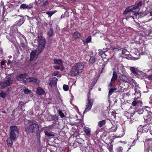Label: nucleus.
Segmentation results:
<instances>
[{
	"label": "nucleus",
	"mask_w": 152,
	"mask_h": 152,
	"mask_svg": "<svg viewBox=\"0 0 152 152\" xmlns=\"http://www.w3.org/2000/svg\"><path fill=\"white\" fill-rule=\"evenodd\" d=\"M39 126L37 122L33 120L28 121V124L25 128V131L27 133H35L38 130Z\"/></svg>",
	"instance_id": "obj_1"
},
{
	"label": "nucleus",
	"mask_w": 152,
	"mask_h": 152,
	"mask_svg": "<svg viewBox=\"0 0 152 152\" xmlns=\"http://www.w3.org/2000/svg\"><path fill=\"white\" fill-rule=\"evenodd\" d=\"M142 1H141L137 3L136 5H133L126 8L124 12V14L125 15L131 14V12H134V15L137 16L139 15L140 12L138 9L142 5Z\"/></svg>",
	"instance_id": "obj_2"
},
{
	"label": "nucleus",
	"mask_w": 152,
	"mask_h": 152,
	"mask_svg": "<svg viewBox=\"0 0 152 152\" xmlns=\"http://www.w3.org/2000/svg\"><path fill=\"white\" fill-rule=\"evenodd\" d=\"M84 68V64L82 62H78L75 64L72 67L70 74L72 76H75L81 73Z\"/></svg>",
	"instance_id": "obj_3"
},
{
	"label": "nucleus",
	"mask_w": 152,
	"mask_h": 152,
	"mask_svg": "<svg viewBox=\"0 0 152 152\" xmlns=\"http://www.w3.org/2000/svg\"><path fill=\"white\" fill-rule=\"evenodd\" d=\"M37 41L38 44V47L37 51L39 53H41L45 48L46 44V41L45 38L43 37L42 33H39L37 36Z\"/></svg>",
	"instance_id": "obj_4"
},
{
	"label": "nucleus",
	"mask_w": 152,
	"mask_h": 152,
	"mask_svg": "<svg viewBox=\"0 0 152 152\" xmlns=\"http://www.w3.org/2000/svg\"><path fill=\"white\" fill-rule=\"evenodd\" d=\"M10 129L11 130L10 135V138L13 141H15L16 137V134L18 132L19 130L16 126H10Z\"/></svg>",
	"instance_id": "obj_5"
},
{
	"label": "nucleus",
	"mask_w": 152,
	"mask_h": 152,
	"mask_svg": "<svg viewBox=\"0 0 152 152\" xmlns=\"http://www.w3.org/2000/svg\"><path fill=\"white\" fill-rule=\"evenodd\" d=\"M87 102V104L86 105L85 110L84 111V113H86L90 110L93 104V100L92 99L89 98V95L88 96Z\"/></svg>",
	"instance_id": "obj_6"
},
{
	"label": "nucleus",
	"mask_w": 152,
	"mask_h": 152,
	"mask_svg": "<svg viewBox=\"0 0 152 152\" xmlns=\"http://www.w3.org/2000/svg\"><path fill=\"white\" fill-rule=\"evenodd\" d=\"M13 81L10 78L5 80L0 83V88L3 89L11 85Z\"/></svg>",
	"instance_id": "obj_7"
},
{
	"label": "nucleus",
	"mask_w": 152,
	"mask_h": 152,
	"mask_svg": "<svg viewBox=\"0 0 152 152\" xmlns=\"http://www.w3.org/2000/svg\"><path fill=\"white\" fill-rule=\"evenodd\" d=\"M123 67V70H122V74H121L119 76V79L123 82L127 83L129 79V77L128 76H126V72L125 70Z\"/></svg>",
	"instance_id": "obj_8"
},
{
	"label": "nucleus",
	"mask_w": 152,
	"mask_h": 152,
	"mask_svg": "<svg viewBox=\"0 0 152 152\" xmlns=\"http://www.w3.org/2000/svg\"><path fill=\"white\" fill-rule=\"evenodd\" d=\"M144 114L145 115L143 116V118L145 120L148 121L151 120V118L152 117V113L150 111H148L145 110Z\"/></svg>",
	"instance_id": "obj_9"
},
{
	"label": "nucleus",
	"mask_w": 152,
	"mask_h": 152,
	"mask_svg": "<svg viewBox=\"0 0 152 152\" xmlns=\"http://www.w3.org/2000/svg\"><path fill=\"white\" fill-rule=\"evenodd\" d=\"M33 7V4H30L29 5L26 4H22L20 7V9H28L29 10L32 8Z\"/></svg>",
	"instance_id": "obj_10"
},
{
	"label": "nucleus",
	"mask_w": 152,
	"mask_h": 152,
	"mask_svg": "<svg viewBox=\"0 0 152 152\" xmlns=\"http://www.w3.org/2000/svg\"><path fill=\"white\" fill-rule=\"evenodd\" d=\"M29 82H32L37 84H38L39 83V81L36 78L33 77H30L26 79Z\"/></svg>",
	"instance_id": "obj_11"
},
{
	"label": "nucleus",
	"mask_w": 152,
	"mask_h": 152,
	"mask_svg": "<svg viewBox=\"0 0 152 152\" xmlns=\"http://www.w3.org/2000/svg\"><path fill=\"white\" fill-rule=\"evenodd\" d=\"M57 80H58L56 77L53 78L49 83V85L51 87L53 86H55L56 85Z\"/></svg>",
	"instance_id": "obj_12"
},
{
	"label": "nucleus",
	"mask_w": 152,
	"mask_h": 152,
	"mask_svg": "<svg viewBox=\"0 0 152 152\" xmlns=\"http://www.w3.org/2000/svg\"><path fill=\"white\" fill-rule=\"evenodd\" d=\"M127 83H129L133 87H136L138 86L135 80L131 78H129Z\"/></svg>",
	"instance_id": "obj_13"
},
{
	"label": "nucleus",
	"mask_w": 152,
	"mask_h": 152,
	"mask_svg": "<svg viewBox=\"0 0 152 152\" xmlns=\"http://www.w3.org/2000/svg\"><path fill=\"white\" fill-rule=\"evenodd\" d=\"M40 1L38 5L40 7H45L48 4V0H39L38 1Z\"/></svg>",
	"instance_id": "obj_14"
},
{
	"label": "nucleus",
	"mask_w": 152,
	"mask_h": 152,
	"mask_svg": "<svg viewBox=\"0 0 152 152\" xmlns=\"http://www.w3.org/2000/svg\"><path fill=\"white\" fill-rule=\"evenodd\" d=\"M26 76L27 74L26 73L21 74L17 77V79L19 81H21L25 79Z\"/></svg>",
	"instance_id": "obj_15"
},
{
	"label": "nucleus",
	"mask_w": 152,
	"mask_h": 152,
	"mask_svg": "<svg viewBox=\"0 0 152 152\" xmlns=\"http://www.w3.org/2000/svg\"><path fill=\"white\" fill-rule=\"evenodd\" d=\"M130 69L132 72L134 74H138L140 72L137 68H136L134 67H130Z\"/></svg>",
	"instance_id": "obj_16"
},
{
	"label": "nucleus",
	"mask_w": 152,
	"mask_h": 152,
	"mask_svg": "<svg viewBox=\"0 0 152 152\" xmlns=\"http://www.w3.org/2000/svg\"><path fill=\"white\" fill-rule=\"evenodd\" d=\"M37 93L39 95H41L45 93V91L42 88L39 87L37 89Z\"/></svg>",
	"instance_id": "obj_17"
},
{
	"label": "nucleus",
	"mask_w": 152,
	"mask_h": 152,
	"mask_svg": "<svg viewBox=\"0 0 152 152\" xmlns=\"http://www.w3.org/2000/svg\"><path fill=\"white\" fill-rule=\"evenodd\" d=\"M135 91L134 95L135 96V98L137 99L139 98L141 96V94L140 91L139 90H137V88H135Z\"/></svg>",
	"instance_id": "obj_18"
},
{
	"label": "nucleus",
	"mask_w": 152,
	"mask_h": 152,
	"mask_svg": "<svg viewBox=\"0 0 152 152\" xmlns=\"http://www.w3.org/2000/svg\"><path fill=\"white\" fill-rule=\"evenodd\" d=\"M36 51L35 50H33L31 53L30 54V60H33L36 56Z\"/></svg>",
	"instance_id": "obj_19"
},
{
	"label": "nucleus",
	"mask_w": 152,
	"mask_h": 152,
	"mask_svg": "<svg viewBox=\"0 0 152 152\" xmlns=\"http://www.w3.org/2000/svg\"><path fill=\"white\" fill-rule=\"evenodd\" d=\"M81 36V34L77 31H76L74 33L73 37L75 39L79 38Z\"/></svg>",
	"instance_id": "obj_20"
},
{
	"label": "nucleus",
	"mask_w": 152,
	"mask_h": 152,
	"mask_svg": "<svg viewBox=\"0 0 152 152\" xmlns=\"http://www.w3.org/2000/svg\"><path fill=\"white\" fill-rule=\"evenodd\" d=\"M117 74L115 71H114L113 74V77L111 79V81L115 82L117 79Z\"/></svg>",
	"instance_id": "obj_21"
},
{
	"label": "nucleus",
	"mask_w": 152,
	"mask_h": 152,
	"mask_svg": "<svg viewBox=\"0 0 152 152\" xmlns=\"http://www.w3.org/2000/svg\"><path fill=\"white\" fill-rule=\"evenodd\" d=\"M139 103L142 104V102L140 101L134 99V100L132 102V104L134 106H137Z\"/></svg>",
	"instance_id": "obj_22"
},
{
	"label": "nucleus",
	"mask_w": 152,
	"mask_h": 152,
	"mask_svg": "<svg viewBox=\"0 0 152 152\" xmlns=\"http://www.w3.org/2000/svg\"><path fill=\"white\" fill-rule=\"evenodd\" d=\"M106 123V120H103L99 121L98 123V126L99 127H101L103 125H104Z\"/></svg>",
	"instance_id": "obj_23"
},
{
	"label": "nucleus",
	"mask_w": 152,
	"mask_h": 152,
	"mask_svg": "<svg viewBox=\"0 0 152 152\" xmlns=\"http://www.w3.org/2000/svg\"><path fill=\"white\" fill-rule=\"evenodd\" d=\"M84 132L88 136H89L90 135V129L88 127H86L84 129Z\"/></svg>",
	"instance_id": "obj_24"
},
{
	"label": "nucleus",
	"mask_w": 152,
	"mask_h": 152,
	"mask_svg": "<svg viewBox=\"0 0 152 152\" xmlns=\"http://www.w3.org/2000/svg\"><path fill=\"white\" fill-rule=\"evenodd\" d=\"M145 112V111H144V110L142 108H139L136 111H135L134 112V113H137L138 114H142L143 113H144V112ZM145 115V114H144Z\"/></svg>",
	"instance_id": "obj_25"
},
{
	"label": "nucleus",
	"mask_w": 152,
	"mask_h": 152,
	"mask_svg": "<svg viewBox=\"0 0 152 152\" xmlns=\"http://www.w3.org/2000/svg\"><path fill=\"white\" fill-rule=\"evenodd\" d=\"M54 62L55 64L61 65L62 64V61L61 59H54Z\"/></svg>",
	"instance_id": "obj_26"
},
{
	"label": "nucleus",
	"mask_w": 152,
	"mask_h": 152,
	"mask_svg": "<svg viewBox=\"0 0 152 152\" xmlns=\"http://www.w3.org/2000/svg\"><path fill=\"white\" fill-rule=\"evenodd\" d=\"M117 90V88H111L109 91L108 96H110L111 95L114 91H115Z\"/></svg>",
	"instance_id": "obj_27"
},
{
	"label": "nucleus",
	"mask_w": 152,
	"mask_h": 152,
	"mask_svg": "<svg viewBox=\"0 0 152 152\" xmlns=\"http://www.w3.org/2000/svg\"><path fill=\"white\" fill-rule=\"evenodd\" d=\"M91 37L89 36L86 39L83 40V42L84 43H88L91 41Z\"/></svg>",
	"instance_id": "obj_28"
},
{
	"label": "nucleus",
	"mask_w": 152,
	"mask_h": 152,
	"mask_svg": "<svg viewBox=\"0 0 152 152\" xmlns=\"http://www.w3.org/2000/svg\"><path fill=\"white\" fill-rule=\"evenodd\" d=\"M45 134L47 135L48 137L50 136H54V134L52 132H49L47 131L45 132Z\"/></svg>",
	"instance_id": "obj_29"
},
{
	"label": "nucleus",
	"mask_w": 152,
	"mask_h": 152,
	"mask_svg": "<svg viewBox=\"0 0 152 152\" xmlns=\"http://www.w3.org/2000/svg\"><path fill=\"white\" fill-rule=\"evenodd\" d=\"M12 140H13L11 139L10 138L7 140V142L9 146L10 147L12 145L13 143Z\"/></svg>",
	"instance_id": "obj_30"
},
{
	"label": "nucleus",
	"mask_w": 152,
	"mask_h": 152,
	"mask_svg": "<svg viewBox=\"0 0 152 152\" xmlns=\"http://www.w3.org/2000/svg\"><path fill=\"white\" fill-rule=\"evenodd\" d=\"M96 61V59L95 57L94 56H90V58L89 60V61L90 63L91 64H93L94 63V62Z\"/></svg>",
	"instance_id": "obj_31"
},
{
	"label": "nucleus",
	"mask_w": 152,
	"mask_h": 152,
	"mask_svg": "<svg viewBox=\"0 0 152 152\" xmlns=\"http://www.w3.org/2000/svg\"><path fill=\"white\" fill-rule=\"evenodd\" d=\"M56 11H48L46 13L49 16L51 17L53 14L55 13Z\"/></svg>",
	"instance_id": "obj_32"
},
{
	"label": "nucleus",
	"mask_w": 152,
	"mask_h": 152,
	"mask_svg": "<svg viewBox=\"0 0 152 152\" xmlns=\"http://www.w3.org/2000/svg\"><path fill=\"white\" fill-rule=\"evenodd\" d=\"M53 34V30L51 29L49 30L48 31V32L47 33V34L49 37H51L52 36Z\"/></svg>",
	"instance_id": "obj_33"
},
{
	"label": "nucleus",
	"mask_w": 152,
	"mask_h": 152,
	"mask_svg": "<svg viewBox=\"0 0 152 152\" xmlns=\"http://www.w3.org/2000/svg\"><path fill=\"white\" fill-rule=\"evenodd\" d=\"M58 112L59 115H60L61 118H63L65 116L64 114L62 112L61 110H58Z\"/></svg>",
	"instance_id": "obj_34"
},
{
	"label": "nucleus",
	"mask_w": 152,
	"mask_h": 152,
	"mask_svg": "<svg viewBox=\"0 0 152 152\" xmlns=\"http://www.w3.org/2000/svg\"><path fill=\"white\" fill-rule=\"evenodd\" d=\"M69 86L68 85L64 84L63 86V89L65 91H67L69 89Z\"/></svg>",
	"instance_id": "obj_35"
},
{
	"label": "nucleus",
	"mask_w": 152,
	"mask_h": 152,
	"mask_svg": "<svg viewBox=\"0 0 152 152\" xmlns=\"http://www.w3.org/2000/svg\"><path fill=\"white\" fill-rule=\"evenodd\" d=\"M6 95L5 93L1 92L0 93V96L3 98H4L6 97Z\"/></svg>",
	"instance_id": "obj_36"
},
{
	"label": "nucleus",
	"mask_w": 152,
	"mask_h": 152,
	"mask_svg": "<svg viewBox=\"0 0 152 152\" xmlns=\"http://www.w3.org/2000/svg\"><path fill=\"white\" fill-rule=\"evenodd\" d=\"M24 92L25 94H28L31 93V91L28 89H25L24 90Z\"/></svg>",
	"instance_id": "obj_37"
},
{
	"label": "nucleus",
	"mask_w": 152,
	"mask_h": 152,
	"mask_svg": "<svg viewBox=\"0 0 152 152\" xmlns=\"http://www.w3.org/2000/svg\"><path fill=\"white\" fill-rule=\"evenodd\" d=\"M117 129L116 126H114L113 127H112L111 128V130L112 132H115Z\"/></svg>",
	"instance_id": "obj_38"
},
{
	"label": "nucleus",
	"mask_w": 152,
	"mask_h": 152,
	"mask_svg": "<svg viewBox=\"0 0 152 152\" xmlns=\"http://www.w3.org/2000/svg\"><path fill=\"white\" fill-rule=\"evenodd\" d=\"M123 151V148L121 147H119L117 148V151L118 152H122Z\"/></svg>",
	"instance_id": "obj_39"
},
{
	"label": "nucleus",
	"mask_w": 152,
	"mask_h": 152,
	"mask_svg": "<svg viewBox=\"0 0 152 152\" xmlns=\"http://www.w3.org/2000/svg\"><path fill=\"white\" fill-rule=\"evenodd\" d=\"M122 52V53L123 54H127V53H128V52L126 50V49H124L123 50H121Z\"/></svg>",
	"instance_id": "obj_40"
},
{
	"label": "nucleus",
	"mask_w": 152,
	"mask_h": 152,
	"mask_svg": "<svg viewBox=\"0 0 152 152\" xmlns=\"http://www.w3.org/2000/svg\"><path fill=\"white\" fill-rule=\"evenodd\" d=\"M54 68L56 69H59L60 68L59 66L56 65L54 66Z\"/></svg>",
	"instance_id": "obj_41"
},
{
	"label": "nucleus",
	"mask_w": 152,
	"mask_h": 152,
	"mask_svg": "<svg viewBox=\"0 0 152 152\" xmlns=\"http://www.w3.org/2000/svg\"><path fill=\"white\" fill-rule=\"evenodd\" d=\"M113 82H114V81H111V80L110 82V83L109 85V87H111L113 86L112 83Z\"/></svg>",
	"instance_id": "obj_42"
},
{
	"label": "nucleus",
	"mask_w": 152,
	"mask_h": 152,
	"mask_svg": "<svg viewBox=\"0 0 152 152\" xmlns=\"http://www.w3.org/2000/svg\"><path fill=\"white\" fill-rule=\"evenodd\" d=\"M58 73V71H55L54 72V73L53 74V75L54 76H56Z\"/></svg>",
	"instance_id": "obj_43"
},
{
	"label": "nucleus",
	"mask_w": 152,
	"mask_h": 152,
	"mask_svg": "<svg viewBox=\"0 0 152 152\" xmlns=\"http://www.w3.org/2000/svg\"><path fill=\"white\" fill-rule=\"evenodd\" d=\"M56 118V116H51V120L52 121L55 120Z\"/></svg>",
	"instance_id": "obj_44"
},
{
	"label": "nucleus",
	"mask_w": 152,
	"mask_h": 152,
	"mask_svg": "<svg viewBox=\"0 0 152 152\" xmlns=\"http://www.w3.org/2000/svg\"><path fill=\"white\" fill-rule=\"evenodd\" d=\"M148 78L149 80H152V75H149V76H148Z\"/></svg>",
	"instance_id": "obj_45"
},
{
	"label": "nucleus",
	"mask_w": 152,
	"mask_h": 152,
	"mask_svg": "<svg viewBox=\"0 0 152 152\" xmlns=\"http://www.w3.org/2000/svg\"><path fill=\"white\" fill-rule=\"evenodd\" d=\"M113 51H117L119 50V49L118 48H113Z\"/></svg>",
	"instance_id": "obj_46"
},
{
	"label": "nucleus",
	"mask_w": 152,
	"mask_h": 152,
	"mask_svg": "<svg viewBox=\"0 0 152 152\" xmlns=\"http://www.w3.org/2000/svg\"><path fill=\"white\" fill-rule=\"evenodd\" d=\"M20 104H21L22 105H24L26 103H24L22 101H20Z\"/></svg>",
	"instance_id": "obj_47"
},
{
	"label": "nucleus",
	"mask_w": 152,
	"mask_h": 152,
	"mask_svg": "<svg viewBox=\"0 0 152 152\" xmlns=\"http://www.w3.org/2000/svg\"><path fill=\"white\" fill-rule=\"evenodd\" d=\"M136 143V140H134L132 142V144L133 145H135V144Z\"/></svg>",
	"instance_id": "obj_48"
},
{
	"label": "nucleus",
	"mask_w": 152,
	"mask_h": 152,
	"mask_svg": "<svg viewBox=\"0 0 152 152\" xmlns=\"http://www.w3.org/2000/svg\"><path fill=\"white\" fill-rule=\"evenodd\" d=\"M37 63H35L33 64V66L34 67H35L37 66Z\"/></svg>",
	"instance_id": "obj_49"
},
{
	"label": "nucleus",
	"mask_w": 152,
	"mask_h": 152,
	"mask_svg": "<svg viewBox=\"0 0 152 152\" xmlns=\"http://www.w3.org/2000/svg\"><path fill=\"white\" fill-rule=\"evenodd\" d=\"M4 61H1V66L2 65H4Z\"/></svg>",
	"instance_id": "obj_50"
},
{
	"label": "nucleus",
	"mask_w": 152,
	"mask_h": 152,
	"mask_svg": "<svg viewBox=\"0 0 152 152\" xmlns=\"http://www.w3.org/2000/svg\"><path fill=\"white\" fill-rule=\"evenodd\" d=\"M109 151H111L112 150V148L111 146H110L109 147Z\"/></svg>",
	"instance_id": "obj_51"
},
{
	"label": "nucleus",
	"mask_w": 152,
	"mask_h": 152,
	"mask_svg": "<svg viewBox=\"0 0 152 152\" xmlns=\"http://www.w3.org/2000/svg\"><path fill=\"white\" fill-rule=\"evenodd\" d=\"M12 63V62L11 61H10V60H8V63L9 64H11Z\"/></svg>",
	"instance_id": "obj_52"
},
{
	"label": "nucleus",
	"mask_w": 152,
	"mask_h": 152,
	"mask_svg": "<svg viewBox=\"0 0 152 152\" xmlns=\"http://www.w3.org/2000/svg\"><path fill=\"white\" fill-rule=\"evenodd\" d=\"M122 91V89L120 88L119 90L117 91L116 92H120Z\"/></svg>",
	"instance_id": "obj_53"
},
{
	"label": "nucleus",
	"mask_w": 152,
	"mask_h": 152,
	"mask_svg": "<svg viewBox=\"0 0 152 152\" xmlns=\"http://www.w3.org/2000/svg\"><path fill=\"white\" fill-rule=\"evenodd\" d=\"M150 15L152 16V11H151L150 12Z\"/></svg>",
	"instance_id": "obj_54"
},
{
	"label": "nucleus",
	"mask_w": 152,
	"mask_h": 152,
	"mask_svg": "<svg viewBox=\"0 0 152 152\" xmlns=\"http://www.w3.org/2000/svg\"><path fill=\"white\" fill-rule=\"evenodd\" d=\"M60 70L61 71H63L64 70L63 68H61Z\"/></svg>",
	"instance_id": "obj_55"
},
{
	"label": "nucleus",
	"mask_w": 152,
	"mask_h": 152,
	"mask_svg": "<svg viewBox=\"0 0 152 152\" xmlns=\"http://www.w3.org/2000/svg\"><path fill=\"white\" fill-rule=\"evenodd\" d=\"M2 112L4 113H6V112L5 111H2Z\"/></svg>",
	"instance_id": "obj_56"
},
{
	"label": "nucleus",
	"mask_w": 152,
	"mask_h": 152,
	"mask_svg": "<svg viewBox=\"0 0 152 152\" xmlns=\"http://www.w3.org/2000/svg\"><path fill=\"white\" fill-rule=\"evenodd\" d=\"M23 81L24 83H26V81L25 80H23Z\"/></svg>",
	"instance_id": "obj_57"
},
{
	"label": "nucleus",
	"mask_w": 152,
	"mask_h": 152,
	"mask_svg": "<svg viewBox=\"0 0 152 152\" xmlns=\"http://www.w3.org/2000/svg\"><path fill=\"white\" fill-rule=\"evenodd\" d=\"M130 108H132V106H131V107H130Z\"/></svg>",
	"instance_id": "obj_58"
},
{
	"label": "nucleus",
	"mask_w": 152,
	"mask_h": 152,
	"mask_svg": "<svg viewBox=\"0 0 152 152\" xmlns=\"http://www.w3.org/2000/svg\"><path fill=\"white\" fill-rule=\"evenodd\" d=\"M131 149V148H129V149Z\"/></svg>",
	"instance_id": "obj_59"
},
{
	"label": "nucleus",
	"mask_w": 152,
	"mask_h": 152,
	"mask_svg": "<svg viewBox=\"0 0 152 152\" xmlns=\"http://www.w3.org/2000/svg\"><path fill=\"white\" fill-rule=\"evenodd\" d=\"M138 139V138H137V140Z\"/></svg>",
	"instance_id": "obj_60"
}]
</instances>
